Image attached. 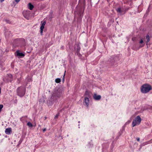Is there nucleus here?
Returning a JSON list of instances; mask_svg holds the SVG:
<instances>
[{"label":"nucleus","instance_id":"nucleus-33","mask_svg":"<svg viewBox=\"0 0 152 152\" xmlns=\"http://www.w3.org/2000/svg\"><path fill=\"white\" fill-rule=\"evenodd\" d=\"M20 0H15V2L17 3H18Z\"/></svg>","mask_w":152,"mask_h":152},{"label":"nucleus","instance_id":"nucleus-8","mask_svg":"<svg viewBox=\"0 0 152 152\" xmlns=\"http://www.w3.org/2000/svg\"><path fill=\"white\" fill-rule=\"evenodd\" d=\"M93 98L96 100H99L100 99L101 96L100 95H97L96 94H94L93 96Z\"/></svg>","mask_w":152,"mask_h":152},{"label":"nucleus","instance_id":"nucleus-9","mask_svg":"<svg viewBox=\"0 0 152 152\" xmlns=\"http://www.w3.org/2000/svg\"><path fill=\"white\" fill-rule=\"evenodd\" d=\"M15 54L20 57H24L25 56V54L24 53L20 52L19 50H17L15 52Z\"/></svg>","mask_w":152,"mask_h":152},{"label":"nucleus","instance_id":"nucleus-13","mask_svg":"<svg viewBox=\"0 0 152 152\" xmlns=\"http://www.w3.org/2000/svg\"><path fill=\"white\" fill-rule=\"evenodd\" d=\"M28 14L29 13L28 12H23V14L24 17L27 19L29 18Z\"/></svg>","mask_w":152,"mask_h":152},{"label":"nucleus","instance_id":"nucleus-24","mask_svg":"<svg viewBox=\"0 0 152 152\" xmlns=\"http://www.w3.org/2000/svg\"><path fill=\"white\" fill-rule=\"evenodd\" d=\"M65 72H66V71H65ZM65 76V73H64V74L63 75V77L62 78V81L63 82H64V81Z\"/></svg>","mask_w":152,"mask_h":152},{"label":"nucleus","instance_id":"nucleus-3","mask_svg":"<svg viewBox=\"0 0 152 152\" xmlns=\"http://www.w3.org/2000/svg\"><path fill=\"white\" fill-rule=\"evenodd\" d=\"M152 89L151 86L148 84H145L142 86L141 88V92L143 94H146Z\"/></svg>","mask_w":152,"mask_h":152},{"label":"nucleus","instance_id":"nucleus-41","mask_svg":"<svg viewBox=\"0 0 152 152\" xmlns=\"http://www.w3.org/2000/svg\"><path fill=\"white\" fill-rule=\"evenodd\" d=\"M107 2H108L110 0H107Z\"/></svg>","mask_w":152,"mask_h":152},{"label":"nucleus","instance_id":"nucleus-22","mask_svg":"<svg viewBox=\"0 0 152 152\" xmlns=\"http://www.w3.org/2000/svg\"><path fill=\"white\" fill-rule=\"evenodd\" d=\"M61 81V79L59 78H57L55 80V82L57 83H60Z\"/></svg>","mask_w":152,"mask_h":152},{"label":"nucleus","instance_id":"nucleus-14","mask_svg":"<svg viewBox=\"0 0 152 152\" xmlns=\"http://www.w3.org/2000/svg\"><path fill=\"white\" fill-rule=\"evenodd\" d=\"M28 8L30 10H33L34 7V6L31 3H29L28 4Z\"/></svg>","mask_w":152,"mask_h":152},{"label":"nucleus","instance_id":"nucleus-23","mask_svg":"<svg viewBox=\"0 0 152 152\" xmlns=\"http://www.w3.org/2000/svg\"><path fill=\"white\" fill-rule=\"evenodd\" d=\"M20 39V41L22 42V45H24L25 44V39L23 38H21Z\"/></svg>","mask_w":152,"mask_h":152},{"label":"nucleus","instance_id":"nucleus-27","mask_svg":"<svg viewBox=\"0 0 152 152\" xmlns=\"http://www.w3.org/2000/svg\"><path fill=\"white\" fill-rule=\"evenodd\" d=\"M59 114L58 113V114H57L55 116V117H54V118L55 119H56L57 118H58V117L59 116Z\"/></svg>","mask_w":152,"mask_h":152},{"label":"nucleus","instance_id":"nucleus-29","mask_svg":"<svg viewBox=\"0 0 152 152\" xmlns=\"http://www.w3.org/2000/svg\"><path fill=\"white\" fill-rule=\"evenodd\" d=\"M44 26H43V25H41L40 27V29L43 30V29L44 28Z\"/></svg>","mask_w":152,"mask_h":152},{"label":"nucleus","instance_id":"nucleus-34","mask_svg":"<svg viewBox=\"0 0 152 152\" xmlns=\"http://www.w3.org/2000/svg\"><path fill=\"white\" fill-rule=\"evenodd\" d=\"M46 130V129L45 128L43 129V132H45Z\"/></svg>","mask_w":152,"mask_h":152},{"label":"nucleus","instance_id":"nucleus-39","mask_svg":"<svg viewBox=\"0 0 152 152\" xmlns=\"http://www.w3.org/2000/svg\"><path fill=\"white\" fill-rule=\"evenodd\" d=\"M113 142H113H113H112V146H113H113H114V143H113Z\"/></svg>","mask_w":152,"mask_h":152},{"label":"nucleus","instance_id":"nucleus-20","mask_svg":"<svg viewBox=\"0 0 152 152\" xmlns=\"http://www.w3.org/2000/svg\"><path fill=\"white\" fill-rule=\"evenodd\" d=\"M146 43L147 45L148 43L149 42L150 40V37L149 35L148 34H147L146 36Z\"/></svg>","mask_w":152,"mask_h":152},{"label":"nucleus","instance_id":"nucleus-19","mask_svg":"<svg viewBox=\"0 0 152 152\" xmlns=\"http://www.w3.org/2000/svg\"><path fill=\"white\" fill-rule=\"evenodd\" d=\"M80 47L79 45H77V55H78L80 53H80Z\"/></svg>","mask_w":152,"mask_h":152},{"label":"nucleus","instance_id":"nucleus-12","mask_svg":"<svg viewBox=\"0 0 152 152\" xmlns=\"http://www.w3.org/2000/svg\"><path fill=\"white\" fill-rule=\"evenodd\" d=\"M12 131L11 128H7L6 129L5 132L6 134H10V132Z\"/></svg>","mask_w":152,"mask_h":152},{"label":"nucleus","instance_id":"nucleus-6","mask_svg":"<svg viewBox=\"0 0 152 152\" xmlns=\"http://www.w3.org/2000/svg\"><path fill=\"white\" fill-rule=\"evenodd\" d=\"M141 119L140 116H137L134 119L132 123V127H134L136 125H139L141 122Z\"/></svg>","mask_w":152,"mask_h":152},{"label":"nucleus","instance_id":"nucleus-21","mask_svg":"<svg viewBox=\"0 0 152 152\" xmlns=\"http://www.w3.org/2000/svg\"><path fill=\"white\" fill-rule=\"evenodd\" d=\"M27 125L29 127L32 128L33 126V124L30 122H28L27 123Z\"/></svg>","mask_w":152,"mask_h":152},{"label":"nucleus","instance_id":"nucleus-35","mask_svg":"<svg viewBox=\"0 0 152 152\" xmlns=\"http://www.w3.org/2000/svg\"><path fill=\"white\" fill-rule=\"evenodd\" d=\"M136 140L137 141H139L140 140V138L139 137H137L136 138Z\"/></svg>","mask_w":152,"mask_h":152},{"label":"nucleus","instance_id":"nucleus-5","mask_svg":"<svg viewBox=\"0 0 152 152\" xmlns=\"http://www.w3.org/2000/svg\"><path fill=\"white\" fill-rule=\"evenodd\" d=\"M26 89L22 86H20L17 89V95L20 97H22L25 94Z\"/></svg>","mask_w":152,"mask_h":152},{"label":"nucleus","instance_id":"nucleus-17","mask_svg":"<svg viewBox=\"0 0 152 152\" xmlns=\"http://www.w3.org/2000/svg\"><path fill=\"white\" fill-rule=\"evenodd\" d=\"M117 11L121 13V14H123L122 11L121 10V8L119 7L116 9Z\"/></svg>","mask_w":152,"mask_h":152},{"label":"nucleus","instance_id":"nucleus-40","mask_svg":"<svg viewBox=\"0 0 152 152\" xmlns=\"http://www.w3.org/2000/svg\"><path fill=\"white\" fill-rule=\"evenodd\" d=\"M4 0H0V1L1 3L3 2Z\"/></svg>","mask_w":152,"mask_h":152},{"label":"nucleus","instance_id":"nucleus-1","mask_svg":"<svg viewBox=\"0 0 152 152\" xmlns=\"http://www.w3.org/2000/svg\"><path fill=\"white\" fill-rule=\"evenodd\" d=\"M86 6V0H79V4L76 7L80 18H82L83 16Z\"/></svg>","mask_w":152,"mask_h":152},{"label":"nucleus","instance_id":"nucleus-42","mask_svg":"<svg viewBox=\"0 0 152 152\" xmlns=\"http://www.w3.org/2000/svg\"><path fill=\"white\" fill-rule=\"evenodd\" d=\"M78 122L79 123H80V121H78Z\"/></svg>","mask_w":152,"mask_h":152},{"label":"nucleus","instance_id":"nucleus-25","mask_svg":"<svg viewBox=\"0 0 152 152\" xmlns=\"http://www.w3.org/2000/svg\"><path fill=\"white\" fill-rule=\"evenodd\" d=\"M3 107V105L2 104H0V112L1 110L2 109Z\"/></svg>","mask_w":152,"mask_h":152},{"label":"nucleus","instance_id":"nucleus-36","mask_svg":"<svg viewBox=\"0 0 152 152\" xmlns=\"http://www.w3.org/2000/svg\"><path fill=\"white\" fill-rule=\"evenodd\" d=\"M61 48L62 50H64V46H62L61 47Z\"/></svg>","mask_w":152,"mask_h":152},{"label":"nucleus","instance_id":"nucleus-16","mask_svg":"<svg viewBox=\"0 0 152 152\" xmlns=\"http://www.w3.org/2000/svg\"><path fill=\"white\" fill-rule=\"evenodd\" d=\"M26 80L27 82H29L32 81V79L30 77L28 76L26 79Z\"/></svg>","mask_w":152,"mask_h":152},{"label":"nucleus","instance_id":"nucleus-31","mask_svg":"<svg viewBox=\"0 0 152 152\" xmlns=\"http://www.w3.org/2000/svg\"><path fill=\"white\" fill-rule=\"evenodd\" d=\"M9 77L10 78H12V75L11 74H9L8 75Z\"/></svg>","mask_w":152,"mask_h":152},{"label":"nucleus","instance_id":"nucleus-32","mask_svg":"<svg viewBox=\"0 0 152 152\" xmlns=\"http://www.w3.org/2000/svg\"><path fill=\"white\" fill-rule=\"evenodd\" d=\"M46 23V22L45 21H44L43 22V23H42V25H43V26H45V25Z\"/></svg>","mask_w":152,"mask_h":152},{"label":"nucleus","instance_id":"nucleus-2","mask_svg":"<svg viewBox=\"0 0 152 152\" xmlns=\"http://www.w3.org/2000/svg\"><path fill=\"white\" fill-rule=\"evenodd\" d=\"M119 60L118 57L116 56H111L108 61L107 64L109 66H115L117 64V61Z\"/></svg>","mask_w":152,"mask_h":152},{"label":"nucleus","instance_id":"nucleus-30","mask_svg":"<svg viewBox=\"0 0 152 152\" xmlns=\"http://www.w3.org/2000/svg\"><path fill=\"white\" fill-rule=\"evenodd\" d=\"M43 30L40 29V34L41 35H43Z\"/></svg>","mask_w":152,"mask_h":152},{"label":"nucleus","instance_id":"nucleus-37","mask_svg":"<svg viewBox=\"0 0 152 152\" xmlns=\"http://www.w3.org/2000/svg\"><path fill=\"white\" fill-rule=\"evenodd\" d=\"M17 99H16L15 100V103H17Z\"/></svg>","mask_w":152,"mask_h":152},{"label":"nucleus","instance_id":"nucleus-26","mask_svg":"<svg viewBox=\"0 0 152 152\" xmlns=\"http://www.w3.org/2000/svg\"><path fill=\"white\" fill-rule=\"evenodd\" d=\"M5 21L7 23H8L10 24L11 23V21L9 20H6Z\"/></svg>","mask_w":152,"mask_h":152},{"label":"nucleus","instance_id":"nucleus-10","mask_svg":"<svg viewBox=\"0 0 152 152\" xmlns=\"http://www.w3.org/2000/svg\"><path fill=\"white\" fill-rule=\"evenodd\" d=\"M89 99L88 97H85L84 100V103L85 104V105L86 107H88L89 105Z\"/></svg>","mask_w":152,"mask_h":152},{"label":"nucleus","instance_id":"nucleus-4","mask_svg":"<svg viewBox=\"0 0 152 152\" xmlns=\"http://www.w3.org/2000/svg\"><path fill=\"white\" fill-rule=\"evenodd\" d=\"M63 91V88L62 87L56 88H55L54 93L52 94V98L54 96H57L60 98L61 96Z\"/></svg>","mask_w":152,"mask_h":152},{"label":"nucleus","instance_id":"nucleus-28","mask_svg":"<svg viewBox=\"0 0 152 152\" xmlns=\"http://www.w3.org/2000/svg\"><path fill=\"white\" fill-rule=\"evenodd\" d=\"M20 78L18 79L17 83L18 84L20 83Z\"/></svg>","mask_w":152,"mask_h":152},{"label":"nucleus","instance_id":"nucleus-18","mask_svg":"<svg viewBox=\"0 0 152 152\" xmlns=\"http://www.w3.org/2000/svg\"><path fill=\"white\" fill-rule=\"evenodd\" d=\"M87 96V97H90V92L88 91H85V93L84 95V96Z\"/></svg>","mask_w":152,"mask_h":152},{"label":"nucleus","instance_id":"nucleus-38","mask_svg":"<svg viewBox=\"0 0 152 152\" xmlns=\"http://www.w3.org/2000/svg\"><path fill=\"white\" fill-rule=\"evenodd\" d=\"M149 108L150 109H152V106H150V107H149Z\"/></svg>","mask_w":152,"mask_h":152},{"label":"nucleus","instance_id":"nucleus-7","mask_svg":"<svg viewBox=\"0 0 152 152\" xmlns=\"http://www.w3.org/2000/svg\"><path fill=\"white\" fill-rule=\"evenodd\" d=\"M52 96L51 97L50 100L49 101V104H52L53 103L55 102L58 98L57 96H54L53 98H52Z\"/></svg>","mask_w":152,"mask_h":152},{"label":"nucleus","instance_id":"nucleus-15","mask_svg":"<svg viewBox=\"0 0 152 152\" xmlns=\"http://www.w3.org/2000/svg\"><path fill=\"white\" fill-rule=\"evenodd\" d=\"M139 42L140 44H141L139 46L140 48H141L143 47L145 45V43H143V41L142 39H141Z\"/></svg>","mask_w":152,"mask_h":152},{"label":"nucleus","instance_id":"nucleus-11","mask_svg":"<svg viewBox=\"0 0 152 152\" xmlns=\"http://www.w3.org/2000/svg\"><path fill=\"white\" fill-rule=\"evenodd\" d=\"M10 33L11 31H10L7 30H6L4 34L6 38H7L10 37V35H11Z\"/></svg>","mask_w":152,"mask_h":152}]
</instances>
